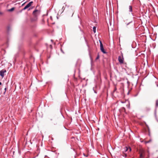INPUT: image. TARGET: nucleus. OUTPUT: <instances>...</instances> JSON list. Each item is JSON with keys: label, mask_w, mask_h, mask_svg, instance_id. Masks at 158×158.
<instances>
[{"label": "nucleus", "mask_w": 158, "mask_h": 158, "mask_svg": "<svg viewBox=\"0 0 158 158\" xmlns=\"http://www.w3.org/2000/svg\"><path fill=\"white\" fill-rule=\"evenodd\" d=\"M118 60L120 64H122L123 63L124 58L123 53H121V56H118Z\"/></svg>", "instance_id": "1"}, {"label": "nucleus", "mask_w": 158, "mask_h": 158, "mask_svg": "<svg viewBox=\"0 0 158 158\" xmlns=\"http://www.w3.org/2000/svg\"><path fill=\"white\" fill-rule=\"evenodd\" d=\"M99 41L100 44V48L101 51L104 53H105L106 52L104 50V48H103V44L101 42V41L100 40H99Z\"/></svg>", "instance_id": "2"}, {"label": "nucleus", "mask_w": 158, "mask_h": 158, "mask_svg": "<svg viewBox=\"0 0 158 158\" xmlns=\"http://www.w3.org/2000/svg\"><path fill=\"white\" fill-rule=\"evenodd\" d=\"M33 3V2L31 1L29 2L27 5H26L25 7L23 8V10H25L28 8Z\"/></svg>", "instance_id": "3"}, {"label": "nucleus", "mask_w": 158, "mask_h": 158, "mask_svg": "<svg viewBox=\"0 0 158 158\" xmlns=\"http://www.w3.org/2000/svg\"><path fill=\"white\" fill-rule=\"evenodd\" d=\"M6 72V70L2 69L0 71V75L3 77L4 76V73Z\"/></svg>", "instance_id": "4"}, {"label": "nucleus", "mask_w": 158, "mask_h": 158, "mask_svg": "<svg viewBox=\"0 0 158 158\" xmlns=\"http://www.w3.org/2000/svg\"><path fill=\"white\" fill-rule=\"evenodd\" d=\"M129 149L130 151H131V148H128L127 147H125L124 148V150L125 152H127L128 149Z\"/></svg>", "instance_id": "5"}, {"label": "nucleus", "mask_w": 158, "mask_h": 158, "mask_svg": "<svg viewBox=\"0 0 158 158\" xmlns=\"http://www.w3.org/2000/svg\"><path fill=\"white\" fill-rule=\"evenodd\" d=\"M129 11L130 12H132V7L131 6H129Z\"/></svg>", "instance_id": "6"}, {"label": "nucleus", "mask_w": 158, "mask_h": 158, "mask_svg": "<svg viewBox=\"0 0 158 158\" xmlns=\"http://www.w3.org/2000/svg\"><path fill=\"white\" fill-rule=\"evenodd\" d=\"M96 27H93V31L94 33L96 32Z\"/></svg>", "instance_id": "7"}, {"label": "nucleus", "mask_w": 158, "mask_h": 158, "mask_svg": "<svg viewBox=\"0 0 158 158\" xmlns=\"http://www.w3.org/2000/svg\"><path fill=\"white\" fill-rule=\"evenodd\" d=\"M38 10H35L34 11H33V14H34V15H35V13L38 11Z\"/></svg>", "instance_id": "8"}, {"label": "nucleus", "mask_w": 158, "mask_h": 158, "mask_svg": "<svg viewBox=\"0 0 158 158\" xmlns=\"http://www.w3.org/2000/svg\"><path fill=\"white\" fill-rule=\"evenodd\" d=\"M99 54H98V55H97V57L96 58V60H97L99 59Z\"/></svg>", "instance_id": "9"}, {"label": "nucleus", "mask_w": 158, "mask_h": 158, "mask_svg": "<svg viewBox=\"0 0 158 158\" xmlns=\"http://www.w3.org/2000/svg\"><path fill=\"white\" fill-rule=\"evenodd\" d=\"M14 10V8H11V9L9 10V11H13Z\"/></svg>", "instance_id": "10"}, {"label": "nucleus", "mask_w": 158, "mask_h": 158, "mask_svg": "<svg viewBox=\"0 0 158 158\" xmlns=\"http://www.w3.org/2000/svg\"><path fill=\"white\" fill-rule=\"evenodd\" d=\"M117 90V88L116 87H115L114 90L113 92L114 93L115 92V91H116Z\"/></svg>", "instance_id": "11"}, {"label": "nucleus", "mask_w": 158, "mask_h": 158, "mask_svg": "<svg viewBox=\"0 0 158 158\" xmlns=\"http://www.w3.org/2000/svg\"><path fill=\"white\" fill-rule=\"evenodd\" d=\"M151 141V140H149V141H147L145 142V143H149Z\"/></svg>", "instance_id": "12"}, {"label": "nucleus", "mask_w": 158, "mask_h": 158, "mask_svg": "<svg viewBox=\"0 0 158 158\" xmlns=\"http://www.w3.org/2000/svg\"><path fill=\"white\" fill-rule=\"evenodd\" d=\"M156 106H158V100H157L156 101Z\"/></svg>", "instance_id": "13"}, {"label": "nucleus", "mask_w": 158, "mask_h": 158, "mask_svg": "<svg viewBox=\"0 0 158 158\" xmlns=\"http://www.w3.org/2000/svg\"><path fill=\"white\" fill-rule=\"evenodd\" d=\"M156 119L157 120V121L158 122V117L156 118Z\"/></svg>", "instance_id": "14"}, {"label": "nucleus", "mask_w": 158, "mask_h": 158, "mask_svg": "<svg viewBox=\"0 0 158 158\" xmlns=\"http://www.w3.org/2000/svg\"><path fill=\"white\" fill-rule=\"evenodd\" d=\"M2 13L1 12H0V15H2Z\"/></svg>", "instance_id": "15"}, {"label": "nucleus", "mask_w": 158, "mask_h": 158, "mask_svg": "<svg viewBox=\"0 0 158 158\" xmlns=\"http://www.w3.org/2000/svg\"><path fill=\"white\" fill-rule=\"evenodd\" d=\"M142 154H141L140 155V157H142Z\"/></svg>", "instance_id": "16"}, {"label": "nucleus", "mask_w": 158, "mask_h": 158, "mask_svg": "<svg viewBox=\"0 0 158 158\" xmlns=\"http://www.w3.org/2000/svg\"><path fill=\"white\" fill-rule=\"evenodd\" d=\"M131 22H130L129 23H127V25H128V24H129V23H130Z\"/></svg>", "instance_id": "17"}, {"label": "nucleus", "mask_w": 158, "mask_h": 158, "mask_svg": "<svg viewBox=\"0 0 158 158\" xmlns=\"http://www.w3.org/2000/svg\"><path fill=\"white\" fill-rule=\"evenodd\" d=\"M5 91H6V88H5Z\"/></svg>", "instance_id": "18"}, {"label": "nucleus", "mask_w": 158, "mask_h": 158, "mask_svg": "<svg viewBox=\"0 0 158 158\" xmlns=\"http://www.w3.org/2000/svg\"><path fill=\"white\" fill-rule=\"evenodd\" d=\"M2 84V83L1 82H0V85Z\"/></svg>", "instance_id": "19"}, {"label": "nucleus", "mask_w": 158, "mask_h": 158, "mask_svg": "<svg viewBox=\"0 0 158 158\" xmlns=\"http://www.w3.org/2000/svg\"><path fill=\"white\" fill-rule=\"evenodd\" d=\"M61 51L62 52H63V51L62 50V49H61Z\"/></svg>", "instance_id": "20"}, {"label": "nucleus", "mask_w": 158, "mask_h": 158, "mask_svg": "<svg viewBox=\"0 0 158 158\" xmlns=\"http://www.w3.org/2000/svg\"><path fill=\"white\" fill-rule=\"evenodd\" d=\"M61 51L62 52H63V51L62 50V49H61Z\"/></svg>", "instance_id": "21"}, {"label": "nucleus", "mask_w": 158, "mask_h": 158, "mask_svg": "<svg viewBox=\"0 0 158 158\" xmlns=\"http://www.w3.org/2000/svg\"><path fill=\"white\" fill-rule=\"evenodd\" d=\"M64 9V7H63L62 9Z\"/></svg>", "instance_id": "22"}, {"label": "nucleus", "mask_w": 158, "mask_h": 158, "mask_svg": "<svg viewBox=\"0 0 158 158\" xmlns=\"http://www.w3.org/2000/svg\"><path fill=\"white\" fill-rule=\"evenodd\" d=\"M64 9V7H63L62 9Z\"/></svg>", "instance_id": "23"}]
</instances>
